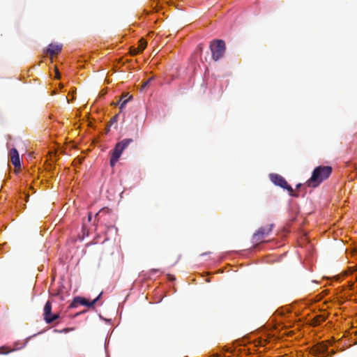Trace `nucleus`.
Masks as SVG:
<instances>
[{
  "label": "nucleus",
  "mask_w": 357,
  "mask_h": 357,
  "mask_svg": "<svg viewBox=\"0 0 357 357\" xmlns=\"http://www.w3.org/2000/svg\"><path fill=\"white\" fill-rule=\"evenodd\" d=\"M331 172L332 168L329 166H319L316 167L312 172L311 178L307 181L308 185L313 188L318 186L324 180L329 177Z\"/></svg>",
  "instance_id": "nucleus-1"
},
{
  "label": "nucleus",
  "mask_w": 357,
  "mask_h": 357,
  "mask_svg": "<svg viewBox=\"0 0 357 357\" xmlns=\"http://www.w3.org/2000/svg\"><path fill=\"white\" fill-rule=\"evenodd\" d=\"M211 52V59L217 61L222 59L226 52V43L223 40L214 39L211 41L209 45Z\"/></svg>",
  "instance_id": "nucleus-2"
},
{
  "label": "nucleus",
  "mask_w": 357,
  "mask_h": 357,
  "mask_svg": "<svg viewBox=\"0 0 357 357\" xmlns=\"http://www.w3.org/2000/svg\"><path fill=\"white\" fill-rule=\"evenodd\" d=\"M63 45L59 43H50L43 52V59L39 65L44 63L46 66L54 63L55 57L61 52Z\"/></svg>",
  "instance_id": "nucleus-3"
},
{
  "label": "nucleus",
  "mask_w": 357,
  "mask_h": 357,
  "mask_svg": "<svg viewBox=\"0 0 357 357\" xmlns=\"http://www.w3.org/2000/svg\"><path fill=\"white\" fill-rule=\"evenodd\" d=\"M270 178L274 184L279 185L284 189H287L289 191L290 195L294 196L293 188L288 185L287 182L283 177L278 174H270Z\"/></svg>",
  "instance_id": "nucleus-4"
},
{
  "label": "nucleus",
  "mask_w": 357,
  "mask_h": 357,
  "mask_svg": "<svg viewBox=\"0 0 357 357\" xmlns=\"http://www.w3.org/2000/svg\"><path fill=\"white\" fill-rule=\"evenodd\" d=\"M132 142V139H124L118 142L112 151V155H115V158H120L123 151L128 147V146Z\"/></svg>",
  "instance_id": "nucleus-5"
},
{
  "label": "nucleus",
  "mask_w": 357,
  "mask_h": 357,
  "mask_svg": "<svg viewBox=\"0 0 357 357\" xmlns=\"http://www.w3.org/2000/svg\"><path fill=\"white\" fill-rule=\"evenodd\" d=\"M272 227V225L261 227L256 233L254 234L252 237L253 242L258 243L262 241L271 232Z\"/></svg>",
  "instance_id": "nucleus-6"
},
{
  "label": "nucleus",
  "mask_w": 357,
  "mask_h": 357,
  "mask_svg": "<svg viewBox=\"0 0 357 357\" xmlns=\"http://www.w3.org/2000/svg\"><path fill=\"white\" fill-rule=\"evenodd\" d=\"M102 293H100L98 297H96L95 299H93L92 301H89L86 298H82V297H75L73 300V302L71 304L72 307H75L77 304H80L82 305L87 306V307H93L96 303L98 301V300L101 296Z\"/></svg>",
  "instance_id": "nucleus-7"
},
{
  "label": "nucleus",
  "mask_w": 357,
  "mask_h": 357,
  "mask_svg": "<svg viewBox=\"0 0 357 357\" xmlns=\"http://www.w3.org/2000/svg\"><path fill=\"white\" fill-rule=\"evenodd\" d=\"M44 316L47 323L50 324L56 321L59 316L55 314H52V303L50 301H47L44 307Z\"/></svg>",
  "instance_id": "nucleus-8"
},
{
  "label": "nucleus",
  "mask_w": 357,
  "mask_h": 357,
  "mask_svg": "<svg viewBox=\"0 0 357 357\" xmlns=\"http://www.w3.org/2000/svg\"><path fill=\"white\" fill-rule=\"evenodd\" d=\"M9 157L13 165L17 167L20 166V160L18 151L16 149H10L9 152Z\"/></svg>",
  "instance_id": "nucleus-9"
},
{
  "label": "nucleus",
  "mask_w": 357,
  "mask_h": 357,
  "mask_svg": "<svg viewBox=\"0 0 357 357\" xmlns=\"http://www.w3.org/2000/svg\"><path fill=\"white\" fill-rule=\"evenodd\" d=\"M146 46V41L144 38H141L138 41L137 47L132 46L130 49L131 54H136L142 52Z\"/></svg>",
  "instance_id": "nucleus-10"
},
{
  "label": "nucleus",
  "mask_w": 357,
  "mask_h": 357,
  "mask_svg": "<svg viewBox=\"0 0 357 357\" xmlns=\"http://www.w3.org/2000/svg\"><path fill=\"white\" fill-rule=\"evenodd\" d=\"M16 349H17V347L14 349H8V347L6 346H1L0 347V354H7Z\"/></svg>",
  "instance_id": "nucleus-11"
},
{
  "label": "nucleus",
  "mask_w": 357,
  "mask_h": 357,
  "mask_svg": "<svg viewBox=\"0 0 357 357\" xmlns=\"http://www.w3.org/2000/svg\"><path fill=\"white\" fill-rule=\"evenodd\" d=\"M119 158H115V155H112L111 159H110V165L112 167H114L117 161L119 160Z\"/></svg>",
  "instance_id": "nucleus-12"
},
{
  "label": "nucleus",
  "mask_w": 357,
  "mask_h": 357,
  "mask_svg": "<svg viewBox=\"0 0 357 357\" xmlns=\"http://www.w3.org/2000/svg\"><path fill=\"white\" fill-rule=\"evenodd\" d=\"M128 102V99H126L124 100H121L119 109L121 110H122L124 108V107L126 106V105L127 104Z\"/></svg>",
  "instance_id": "nucleus-13"
},
{
  "label": "nucleus",
  "mask_w": 357,
  "mask_h": 357,
  "mask_svg": "<svg viewBox=\"0 0 357 357\" xmlns=\"http://www.w3.org/2000/svg\"><path fill=\"white\" fill-rule=\"evenodd\" d=\"M58 69L59 68H54V76L56 79H59V77H60V73H59Z\"/></svg>",
  "instance_id": "nucleus-14"
},
{
  "label": "nucleus",
  "mask_w": 357,
  "mask_h": 357,
  "mask_svg": "<svg viewBox=\"0 0 357 357\" xmlns=\"http://www.w3.org/2000/svg\"><path fill=\"white\" fill-rule=\"evenodd\" d=\"M203 48H204V45L200 43L197 45V50H199L200 52L203 50Z\"/></svg>",
  "instance_id": "nucleus-15"
},
{
  "label": "nucleus",
  "mask_w": 357,
  "mask_h": 357,
  "mask_svg": "<svg viewBox=\"0 0 357 357\" xmlns=\"http://www.w3.org/2000/svg\"><path fill=\"white\" fill-rule=\"evenodd\" d=\"M151 79H149L147 81H146V82L143 84V87L146 86L149 84V82H150Z\"/></svg>",
  "instance_id": "nucleus-16"
},
{
  "label": "nucleus",
  "mask_w": 357,
  "mask_h": 357,
  "mask_svg": "<svg viewBox=\"0 0 357 357\" xmlns=\"http://www.w3.org/2000/svg\"><path fill=\"white\" fill-rule=\"evenodd\" d=\"M91 214L89 213V220L91 221Z\"/></svg>",
  "instance_id": "nucleus-17"
},
{
  "label": "nucleus",
  "mask_w": 357,
  "mask_h": 357,
  "mask_svg": "<svg viewBox=\"0 0 357 357\" xmlns=\"http://www.w3.org/2000/svg\"><path fill=\"white\" fill-rule=\"evenodd\" d=\"M57 66H58L57 63H55L54 66V68H56Z\"/></svg>",
  "instance_id": "nucleus-18"
}]
</instances>
